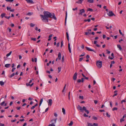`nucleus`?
I'll list each match as a JSON object with an SVG mask.
<instances>
[{
	"label": "nucleus",
	"mask_w": 126,
	"mask_h": 126,
	"mask_svg": "<svg viewBox=\"0 0 126 126\" xmlns=\"http://www.w3.org/2000/svg\"><path fill=\"white\" fill-rule=\"evenodd\" d=\"M16 69V68H13L12 70V72H13L14 70Z\"/></svg>",
	"instance_id": "obj_55"
},
{
	"label": "nucleus",
	"mask_w": 126,
	"mask_h": 126,
	"mask_svg": "<svg viewBox=\"0 0 126 126\" xmlns=\"http://www.w3.org/2000/svg\"><path fill=\"white\" fill-rule=\"evenodd\" d=\"M64 56H63L62 57V62H63L64 61Z\"/></svg>",
	"instance_id": "obj_43"
},
{
	"label": "nucleus",
	"mask_w": 126,
	"mask_h": 126,
	"mask_svg": "<svg viewBox=\"0 0 126 126\" xmlns=\"http://www.w3.org/2000/svg\"><path fill=\"white\" fill-rule=\"evenodd\" d=\"M81 47L82 49H83L84 47V45L83 44H82V46H81Z\"/></svg>",
	"instance_id": "obj_58"
},
{
	"label": "nucleus",
	"mask_w": 126,
	"mask_h": 126,
	"mask_svg": "<svg viewBox=\"0 0 126 126\" xmlns=\"http://www.w3.org/2000/svg\"><path fill=\"white\" fill-rule=\"evenodd\" d=\"M63 45V41H62L61 43V47H62Z\"/></svg>",
	"instance_id": "obj_53"
},
{
	"label": "nucleus",
	"mask_w": 126,
	"mask_h": 126,
	"mask_svg": "<svg viewBox=\"0 0 126 126\" xmlns=\"http://www.w3.org/2000/svg\"><path fill=\"white\" fill-rule=\"evenodd\" d=\"M3 22H4L3 21V20L1 21L0 22V25H2L3 24Z\"/></svg>",
	"instance_id": "obj_45"
},
{
	"label": "nucleus",
	"mask_w": 126,
	"mask_h": 126,
	"mask_svg": "<svg viewBox=\"0 0 126 126\" xmlns=\"http://www.w3.org/2000/svg\"><path fill=\"white\" fill-rule=\"evenodd\" d=\"M85 34L86 35H87L89 34H90L91 33L89 32H85Z\"/></svg>",
	"instance_id": "obj_25"
},
{
	"label": "nucleus",
	"mask_w": 126,
	"mask_h": 126,
	"mask_svg": "<svg viewBox=\"0 0 126 126\" xmlns=\"http://www.w3.org/2000/svg\"><path fill=\"white\" fill-rule=\"evenodd\" d=\"M43 98L41 99L40 100V103L39 104V107L41 106V105L43 102Z\"/></svg>",
	"instance_id": "obj_21"
},
{
	"label": "nucleus",
	"mask_w": 126,
	"mask_h": 126,
	"mask_svg": "<svg viewBox=\"0 0 126 126\" xmlns=\"http://www.w3.org/2000/svg\"><path fill=\"white\" fill-rule=\"evenodd\" d=\"M117 47L119 48L120 50H122V48L120 45H117Z\"/></svg>",
	"instance_id": "obj_16"
},
{
	"label": "nucleus",
	"mask_w": 126,
	"mask_h": 126,
	"mask_svg": "<svg viewBox=\"0 0 126 126\" xmlns=\"http://www.w3.org/2000/svg\"><path fill=\"white\" fill-rule=\"evenodd\" d=\"M81 0H79L78 1H76V3H78L81 4L82 3Z\"/></svg>",
	"instance_id": "obj_20"
},
{
	"label": "nucleus",
	"mask_w": 126,
	"mask_h": 126,
	"mask_svg": "<svg viewBox=\"0 0 126 126\" xmlns=\"http://www.w3.org/2000/svg\"><path fill=\"white\" fill-rule=\"evenodd\" d=\"M79 11L80 12L79 13V15H82V13L85 12V11L83 9L80 10Z\"/></svg>",
	"instance_id": "obj_6"
},
{
	"label": "nucleus",
	"mask_w": 126,
	"mask_h": 126,
	"mask_svg": "<svg viewBox=\"0 0 126 126\" xmlns=\"http://www.w3.org/2000/svg\"><path fill=\"white\" fill-rule=\"evenodd\" d=\"M12 52V51H10L6 55V56L7 57L9 56L11 54Z\"/></svg>",
	"instance_id": "obj_26"
},
{
	"label": "nucleus",
	"mask_w": 126,
	"mask_h": 126,
	"mask_svg": "<svg viewBox=\"0 0 126 126\" xmlns=\"http://www.w3.org/2000/svg\"><path fill=\"white\" fill-rule=\"evenodd\" d=\"M77 108L78 109L80 110L82 112H83V110H84L85 112H86L87 114H88L89 113V111L86 109V108L84 106L83 107V108H82L79 105Z\"/></svg>",
	"instance_id": "obj_2"
},
{
	"label": "nucleus",
	"mask_w": 126,
	"mask_h": 126,
	"mask_svg": "<svg viewBox=\"0 0 126 126\" xmlns=\"http://www.w3.org/2000/svg\"><path fill=\"white\" fill-rule=\"evenodd\" d=\"M97 101L96 100H94V102L95 104H96L97 103Z\"/></svg>",
	"instance_id": "obj_59"
},
{
	"label": "nucleus",
	"mask_w": 126,
	"mask_h": 126,
	"mask_svg": "<svg viewBox=\"0 0 126 126\" xmlns=\"http://www.w3.org/2000/svg\"><path fill=\"white\" fill-rule=\"evenodd\" d=\"M31 39L32 40H33L34 41H35L36 40V39L35 38H31Z\"/></svg>",
	"instance_id": "obj_33"
},
{
	"label": "nucleus",
	"mask_w": 126,
	"mask_h": 126,
	"mask_svg": "<svg viewBox=\"0 0 126 126\" xmlns=\"http://www.w3.org/2000/svg\"><path fill=\"white\" fill-rule=\"evenodd\" d=\"M117 109H118L117 108L114 107L113 108L112 110L113 111H114V110H117Z\"/></svg>",
	"instance_id": "obj_31"
},
{
	"label": "nucleus",
	"mask_w": 126,
	"mask_h": 126,
	"mask_svg": "<svg viewBox=\"0 0 126 126\" xmlns=\"http://www.w3.org/2000/svg\"><path fill=\"white\" fill-rule=\"evenodd\" d=\"M32 13H28L27 15H30V16H31L32 15Z\"/></svg>",
	"instance_id": "obj_57"
},
{
	"label": "nucleus",
	"mask_w": 126,
	"mask_h": 126,
	"mask_svg": "<svg viewBox=\"0 0 126 126\" xmlns=\"http://www.w3.org/2000/svg\"><path fill=\"white\" fill-rule=\"evenodd\" d=\"M87 11H90L91 12H93V10L91 8H89L87 10Z\"/></svg>",
	"instance_id": "obj_24"
},
{
	"label": "nucleus",
	"mask_w": 126,
	"mask_h": 126,
	"mask_svg": "<svg viewBox=\"0 0 126 126\" xmlns=\"http://www.w3.org/2000/svg\"><path fill=\"white\" fill-rule=\"evenodd\" d=\"M85 54V53L84 52H83L82 54H81V55H80L79 56L80 57H82V56H84V55Z\"/></svg>",
	"instance_id": "obj_36"
},
{
	"label": "nucleus",
	"mask_w": 126,
	"mask_h": 126,
	"mask_svg": "<svg viewBox=\"0 0 126 126\" xmlns=\"http://www.w3.org/2000/svg\"><path fill=\"white\" fill-rule=\"evenodd\" d=\"M21 65L20 64H18L17 66V68H19L20 67Z\"/></svg>",
	"instance_id": "obj_64"
},
{
	"label": "nucleus",
	"mask_w": 126,
	"mask_h": 126,
	"mask_svg": "<svg viewBox=\"0 0 126 126\" xmlns=\"http://www.w3.org/2000/svg\"><path fill=\"white\" fill-rule=\"evenodd\" d=\"M78 9L76 7L75 8H73V11H75V10H77Z\"/></svg>",
	"instance_id": "obj_63"
},
{
	"label": "nucleus",
	"mask_w": 126,
	"mask_h": 126,
	"mask_svg": "<svg viewBox=\"0 0 126 126\" xmlns=\"http://www.w3.org/2000/svg\"><path fill=\"white\" fill-rule=\"evenodd\" d=\"M5 15L6 14L5 13H3L1 14V16L2 18H3L4 17H5Z\"/></svg>",
	"instance_id": "obj_19"
},
{
	"label": "nucleus",
	"mask_w": 126,
	"mask_h": 126,
	"mask_svg": "<svg viewBox=\"0 0 126 126\" xmlns=\"http://www.w3.org/2000/svg\"><path fill=\"white\" fill-rule=\"evenodd\" d=\"M26 85L27 86H30V83H26Z\"/></svg>",
	"instance_id": "obj_46"
},
{
	"label": "nucleus",
	"mask_w": 126,
	"mask_h": 126,
	"mask_svg": "<svg viewBox=\"0 0 126 126\" xmlns=\"http://www.w3.org/2000/svg\"><path fill=\"white\" fill-rule=\"evenodd\" d=\"M44 15H40V16L43 21L48 22L49 20V18H53L54 19L56 20V17L55 16L54 13L51 14V13L47 12L44 11L43 12Z\"/></svg>",
	"instance_id": "obj_1"
},
{
	"label": "nucleus",
	"mask_w": 126,
	"mask_h": 126,
	"mask_svg": "<svg viewBox=\"0 0 126 126\" xmlns=\"http://www.w3.org/2000/svg\"><path fill=\"white\" fill-rule=\"evenodd\" d=\"M83 116H84L86 117H88V116L87 115H86L85 113H84V114Z\"/></svg>",
	"instance_id": "obj_40"
},
{
	"label": "nucleus",
	"mask_w": 126,
	"mask_h": 126,
	"mask_svg": "<svg viewBox=\"0 0 126 126\" xmlns=\"http://www.w3.org/2000/svg\"><path fill=\"white\" fill-rule=\"evenodd\" d=\"M106 51H107V54H110V51L108 50L107 49Z\"/></svg>",
	"instance_id": "obj_44"
},
{
	"label": "nucleus",
	"mask_w": 126,
	"mask_h": 126,
	"mask_svg": "<svg viewBox=\"0 0 126 126\" xmlns=\"http://www.w3.org/2000/svg\"><path fill=\"white\" fill-rule=\"evenodd\" d=\"M99 111L100 112H104L105 110H99Z\"/></svg>",
	"instance_id": "obj_61"
},
{
	"label": "nucleus",
	"mask_w": 126,
	"mask_h": 126,
	"mask_svg": "<svg viewBox=\"0 0 126 126\" xmlns=\"http://www.w3.org/2000/svg\"><path fill=\"white\" fill-rule=\"evenodd\" d=\"M88 2L90 3H93L94 2L93 0H88Z\"/></svg>",
	"instance_id": "obj_22"
},
{
	"label": "nucleus",
	"mask_w": 126,
	"mask_h": 126,
	"mask_svg": "<svg viewBox=\"0 0 126 126\" xmlns=\"http://www.w3.org/2000/svg\"><path fill=\"white\" fill-rule=\"evenodd\" d=\"M10 16H5V18L7 19H9L10 18Z\"/></svg>",
	"instance_id": "obj_42"
},
{
	"label": "nucleus",
	"mask_w": 126,
	"mask_h": 126,
	"mask_svg": "<svg viewBox=\"0 0 126 126\" xmlns=\"http://www.w3.org/2000/svg\"><path fill=\"white\" fill-rule=\"evenodd\" d=\"M14 0H5L7 2H12Z\"/></svg>",
	"instance_id": "obj_39"
},
{
	"label": "nucleus",
	"mask_w": 126,
	"mask_h": 126,
	"mask_svg": "<svg viewBox=\"0 0 126 126\" xmlns=\"http://www.w3.org/2000/svg\"><path fill=\"white\" fill-rule=\"evenodd\" d=\"M109 59H110L111 60H112L113 59V57H111L110 56H109L108 57Z\"/></svg>",
	"instance_id": "obj_51"
},
{
	"label": "nucleus",
	"mask_w": 126,
	"mask_h": 126,
	"mask_svg": "<svg viewBox=\"0 0 126 126\" xmlns=\"http://www.w3.org/2000/svg\"><path fill=\"white\" fill-rule=\"evenodd\" d=\"M4 82L2 81H0V84L1 86H2L4 85Z\"/></svg>",
	"instance_id": "obj_27"
},
{
	"label": "nucleus",
	"mask_w": 126,
	"mask_h": 126,
	"mask_svg": "<svg viewBox=\"0 0 126 126\" xmlns=\"http://www.w3.org/2000/svg\"><path fill=\"white\" fill-rule=\"evenodd\" d=\"M93 119L94 120H97V118L95 116H93Z\"/></svg>",
	"instance_id": "obj_30"
},
{
	"label": "nucleus",
	"mask_w": 126,
	"mask_h": 126,
	"mask_svg": "<svg viewBox=\"0 0 126 126\" xmlns=\"http://www.w3.org/2000/svg\"><path fill=\"white\" fill-rule=\"evenodd\" d=\"M119 32L120 33V34H121V35H124V34H122V33L121 32V31L120 30H119Z\"/></svg>",
	"instance_id": "obj_52"
},
{
	"label": "nucleus",
	"mask_w": 126,
	"mask_h": 126,
	"mask_svg": "<svg viewBox=\"0 0 126 126\" xmlns=\"http://www.w3.org/2000/svg\"><path fill=\"white\" fill-rule=\"evenodd\" d=\"M30 25V26L32 27H34L35 25L34 24L32 23H31Z\"/></svg>",
	"instance_id": "obj_35"
},
{
	"label": "nucleus",
	"mask_w": 126,
	"mask_h": 126,
	"mask_svg": "<svg viewBox=\"0 0 126 126\" xmlns=\"http://www.w3.org/2000/svg\"><path fill=\"white\" fill-rule=\"evenodd\" d=\"M84 21L85 22L88 21V22H90L91 21V19H85L84 20Z\"/></svg>",
	"instance_id": "obj_23"
},
{
	"label": "nucleus",
	"mask_w": 126,
	"mask_h": 126,
	"mask_svg": "<svg viewBox=\"0 0 126 126\" xmlns=\"http://www.w3.org/2000/svg\"><path fill=\"white\" fill-rule=\"evenodd\" d=\"M83 58H80V59H79V61L80 62L82 60H83Z\"/></svg>",
	"instance_id": "obj_62"
},
{
	"label": "nucleus",
	"mask_w": 126,
	"mask_h": 126,
	"mask_svg": "<svg viewBox=\"0 0 126 126\" xmlns=\"http://www.w3.org/2000/svg\"><path fill=\"white\" fill-rule=\"evenodd\" d=\"M110 107L111 108H112V104L111 101L110 102Z\"/></svg>",
	"instance_id": "obj_47"
},
{
	"label": "nucleus",
	"mask_w": 126,
	"mask_h": 126,
	"mask_svg": "<svg viewBox=\"0 0 126 126\" xmlns=\"http://www.w3.org/2000/svg\"><path fill=\"white\" fill-rule=\"evenodd\" d=\"M126 102V101L125 100H122L121 101V104H122L123 102Z\"/></svg>",
	"instance_id": "obj_50"
},
{
	"label": "nucleus",
	"mask_w": 126,
	"mask_h": 126,
	"mask_svg": "<svg viewBox=\"0 0 126 126\" xmlns=\"http://www.w3.org/2000/svg\"><path fill=\"white\" fill-rule=\"evenodd\" d=\"M62 112H63V114L64 115L65 114V110L64 109V108H62Z\"/></svg>",
	"instance_id": "obj_17"
},
{
	"label": "nucleus",
	"mask_w": 126,
	"mask_h": 126,
	"mask_svg": "<svg viewBox=\"0 0 126 126\" xmlns=\"http://www.w3.org/2000/svg\"><path fill=\"white\" fill-rule=\"evenodd\" d=\"M57 120V118H56L55 119H52L51 121V122H52L54 121V122L52 123L51 124H49L48 126H55L54 124L56 123Z\"/></svg>",
	"instance_id": "obj_4"
},
{
	"label": "nucleus",
	"mask_w": 126,
	"mask_h": 126,
	"mask_svg": "<svg viewBox=\"0 0 126 126\" xmlns=\"http://www.w3.org/2000/svg\"><path fill=\"white\" fill-rule=\"evenodd\" d=\"M67 11L65 12V25H66V19L67 18Z\"/></svg>",
	"instance_id": "obj_12"
},
{
	"label": "nucleus",
	"mask_w": 126,
	"mask_h": 126,
	"mask_svg": "<svg viewBox=\"0 0 126 126\" xmlns=\"http://www.w3.org/2000/svg\"><path fill=\"white\" fill-rule=\"evenodd\" d=\"M124 118H121V119H120V122L121 123L123 121H124V120L123 119Z\"/></svg>",
	"instance_id": "obj_49"
},
{
	"label": "nucleus",
	"mask_w": 126,
	"mask_h": 126,
	"mask_svg": "<svg viewBox=\"0 0 126 126\" xmlns=\"http://www.w3.org/2000/svg\"><path fill=\"white\" fill-rule=\"evenodd\" d=\"M102 62L101 61H96V64L97 66L99 68H100L102 67Z\"/></svg>",
	"instance_id": "obj_3"
},
{
	"label": "nucleus",
	"mask_w": 126,
	"mask_h": 126,
	"mask_svg": "<svg viewBox=\"0 0 126 126\" xmlns=\"http://www.w3.org/2000/svg\"><path fill=\"white\" fill-rule=\"evenodd\" d=\"M66 37H67V38L68 40V41H69V36L68 33L67 32H66Z\"/></svg>",
	"instance_id": "obj_18"
},
{
	"label": "nucleus",
	"mask_w": 126,
	"mask_h": 126,
	"mask_svg": "<svg viewBox=\"0 0 126 126\" xmlns=\"http://www.w3.org/2000/svg\"><path fill=\"white\" fill-rule=\"evenodd\" d=\"M85 48H86V49L88 51H93L95 53V51L93 49H91L90 48L87 47H86Z\"/></svg>",
	"instance_id": "obj_9"
},
{
	"label": "nucleus",
	"mask_w": 126,
	"mask_h": 126,
	"mask_svg": "<svg viewBox=\"0 0 126 126\" xmlns=\"http://www.w3.org/2000/svg\"><path fill=\"white\" fill-rule=\"evenodd\" d=\"M11 9V7H8L7 6V10H10Z\"/></svg>",
	"instance_id": "obj_56"
},
{
	"label": "nucleus",
	"mask_w": 126,
	"mask_h": 126,
	"mask_svg": "<svg viewBox=\"0 0 126 126\" xmlns=\"http://www.w3.org/2000/svg\"><path fill=\"white\" fill-rule=\"evenodd\" d=\"M27 2L31 3L33 4L34 3V2L32 0H26Z\"/></svg>",
	"instance_id": "obj_15"
},
{
	"label": "nucleus",
	"mask_w": 126,
	"mask_h": 126,
	"mask_svg": "<svg viewBox=\"0 0 126 126\" xmlns=\"http://www.w3.org/2000/svg\"><path fill=\"white\" fill-rule=\"evenodd\" d=\"M68 48L69 51L70 53H71V49L70 47V44L68 43Z\"/></svg>",
	"instance_id": "obj_11"
},
{
	"label": "nucleus",
	"mask_w": 126,
	"mask_h": 126,
	"mask_svg": "<svg viewBox=\"0 0 126 126\" xmlns=\"http://www.w3.org/2000/svg\"><path fill=\"white\" fill-rule=\"evenodd\" d=\"M77 81L78 82L80 83L81 82V80L80 79H79L77 80Z\"/></svg>",
	"instance_id": "obj_48"
},
{
	"label": "nucleus",
	"mask_w": 126,
	"mask_h": 126,
	"mask_svg": "<svg viewBox=\"0 0 126 126\" xmlns=\"http://www.w3.org/2000/svg\"><path fill=\"white\" fill-rule=\"evenodd\" d=\"M89 126H98V124L97 123H94L93 125L91 123H88Z\"/></svg>",
	"instance_id": "obj_7"
},
{
	"label": "nucleus",
	"mask_w": 126,
	"mask_h": 126,
	"mask_svg": "<svg viewBox=\"0 0 126 126\" xmlns=\"http://www.w3.org/2000/svg\"><path fill=\"white\" fill-rule=\"evenodd\" d=\"M79 99H83V96H81L80 95L79 96Z\"/></svg>",
	"instance_id": "obj_34"
},
{
	"label": "nucleus",
	"mask_w": 126,
	"mask_h": 126,
	"mask_svg": "<svg viewBox=\"0 0 126 126\" xmlns=\"http://www.w3.org/2000/svg\"><path fill=\"white\" fill-rule=\"evenodd\" d=\"M48 105L50 106H51L52 103V100L51 99L48 100Z\"/></svg>",
	"instance_id": "obj_8"
},
{
	"label": "nucleus",
	"mask_w": 126,
	"mask_h": 126,
	"mask_svg": "<svg viewBox=\"0 0 126 126\" xmlns=\"http://www.w3.org/2000/svg\"><path fill=\"white\" fill-rule=\"evenodd\" d=\"M106 37V35L105 34H103V39H105Z\"/></svg>",
	"instance_id": "obj_54"
},
{
	"label": "nucleus",
	"mask_w": 126,
	"mask_h": 126,
	"mask_svg": "<svg viewBox=\"0 0 126 126\" xmlns=\"http://www.w3.org/2000/svg\"><path fill=\"white\" fill-rule=\"evenodd\" d=\"M58 58L60 60H61V54L60 52H59L58 53Z\"/></svg>",
	"instance_id": "obj_14"
},
{
	"label": "nucleus",
	"mask_w": 126,
	"mask_h": 126,
	"mask_svg": "<svg viewBox=\"0 0 126 126\" xmlns=\"http://www.w3.org/2000/svg\"><path fill=\"white\" fill-rule=\"evenodd\" d=\"M15 75V73H13L11 75H10L9 76V77L10 78H12V77L14 76Z\"/></svg>",
	"instance_id": "obj_29"
},
{
	"label": "nucleus",
	"mask_w": 126,
	"mask_h": 126,
	"mask_svg": "<svg viewBox=\"0 0 126 126\" xmlns=\"http://www.w3.org/2000/svg\"><path fill=\"white\" fill-rule=\"evenodd\" d=\"M5 103V101H3L0 104V105L1 106H4Z\"/></svg>",
	"instance_id": "obj_38"
},
{
	"label": "nucleus",
	"mask_w": 126,
	"mask_h": 126,
	"mask_svg": "<svg viewBox=\"0 0 126 126\" xmlns=\"http://www.w3.org/2000/svg\"><path fill=\"white\" fill-rule=\"evenodd\" d=\"M77 73L76 72L74 74V75L73 76V79L74 80H75L77 79Z\"/></svg>",
	"instance_id": "obj_10"
},
{
	"label": "nucleus",
	"mask_w": 126,
	"mask_h": 126,
	"mask_svg": "<svg viewBox=\"0 0 126 126\" xmlns=\"http://www.w3.org/2000/svg\"><path fill=\"white\" fill-rule=\"evenodd\" d=\"M106 115H107V116L108 117H110V115H109L108 113V112H107L106 113Z\"/></svg>",
	"instance_id": "obj_37"
},
{
	"label": "nucleus",
	"mask_w": 126,
	"mask_h": 126,
	"mask_svg": "<svg viewBox=\"0 0 126 126\" xmlns=\"http://www.w3.org/2000/svg\"><path fill=\"white\" fill-rule=\"evenodd\" d=\"M107 14L110 16H115V15L111 11H109V13Z\"/></svg>",
	"instance_id": "obj_5"
},
{
	"label": "nucleus",
	"mask_w": 126,
	"mask_h": 126,
	"mask_svg": "<svg viewBox=\"0 0 126 126\" xmlns=\"http://www.w3.org/2000/svg\"><path fill=\"white\" fill-rule=\"evenodd\" d=\"M11 64H6L5 65V67L6 68H9L10 67Z\"/></svg>",
	"instance_id": "obj_13"
},
{
	"label": "nucleus",
	"mask_w": 126,
	"mask_h": 126,
	"mask_svg": "<svg viewBox=\"0 0 126 126\" xmlns=\"http://www.w3.org/2000/svg\"><path fill=\"white\" fill-rule=\"evenodd\" d=\"M73 124V122L72 121H71L70 122V123L68 125L69 126H71Z\"/></svg>",
	"instance_id": "obj_28"
},
{
	"label": "nucleus",
	"mask_w": 126,
	"mask_h": 126,
	"mask_svg": "<svg viewBox=\"0 0 126 126\" xmlns=\"http://www.w3.org/2000/svg\"><path fill=\"white\" fill-rule=\"evenodd\" d=\"M58 73H59L61 71V68L58 67Z\"/></svg>",
	"instance_id": "obj_32"
},
{
	"label": "nucleus",
	"mask_w": 126,
	"mask_h": 126,
	"mask_svg": "<svg viewBox=\"0 0 126 126\" xmlns=\"http://www.w3.org/2000/svg\"><path fill=\"white\" fill-rule=\"evenodd\" d=\"M66 86V84H65V86L64 87V88H63V90L62 91V92H63L64 91V90H65V88Z\"/></svg>",
	"instance_id": "obj_41"
},
{
	"label": "nucleus",
	"mask_w": 126,
	"mask_h": 126,
	"mask_svg": "<svg viewBox=\"0 0 126 126\" xmlns=\"http://www.w3.org/2000/svg\"><path fill=\"white\" fill-rule=\"evenodd\" d=\"M4 124L0 123V126H4Z\"/></svg>",
	"instance_id": "obj_60"
}]
</instances>
